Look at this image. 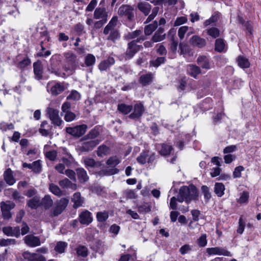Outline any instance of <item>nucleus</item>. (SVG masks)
I'll return each mask as SVG.
<instances>
[{
  "instance_id": "nucleus-1",
  "label": "nucleus",
  "mask_w": 261,
  "mask_h": 261,
  "mask_svg": "<svg viewBox=\"0 0 261 261\" xmlns=\"http://www.w3.org/2000/svg\"><path fill=\"white\" fill-rule=\"evenodd\" d=\"M100 135L98 128L95 127L80 140L81 145L79 149L82 152H88L93 150L99 143L97 139Z\"/></svg>"
},
{
  "instance_id": "nucleus-2",
  "label": "nucleus",
  "mask_w": 261,
  "mask_h": 261,
  "mask_svg": "<svg viewBox=\"0 0 261 261\" xmlns=\"http://www.w3.org/2000/svg\"><path fill=\"white\" fill-rule=\"evenodd\" d=\"M198 199V193L197 188L193 185L189 186H182L179 189L177 196V201L182 202L185 201L190 203L192 200L196 201Z\"/></svg>"
},
{
  "instance_id": "nucleus-3",
  "label": "nucleus",
  "mask_w": 261,
  "mask_h": 261,
  "mask_svg": "<svg viewBox=\"0 0 261 261\" xmlns=\"http://www.w3.org/2000/svg\"><path fill=\"white\" fill-rule=\"evenodd\" d=\"M64 56L65 64L63 66V68L66 72L72 74L74 72L78 65V62L76 61L77 56L71 51L64 53Z\"/></svg>"
},
{
  "instance_id": "nucleus-4",
  "label": "nucleus",
  "mask_w": 261,
  "mask_h": 261,
  "mask_svg": "<svg viewBox=\"0 0 261 261\" xmlns=\"http://www.w3.org/2000/svg\"><path fill=\"white\" fill-rule=\"evenodd\" d=\"M118 14L120 17L130 22H133L135 20V9L130 5H123L120 6L118 9Z\"/></svg>"
},
{
  "instance_id": "nucleus-5",
  "label": "nucleus",
  "mask_w": 261,
  "mask_h": 261,
  "mask_svg": "<svg viewBox=\"0 0 261 261\" xmlns=\"http://www.w3.org/2000/svg\"><path fill=\"white\" fill-rule=\"evenodd\" d=\"M47 70L59 77H65L66 76V73L62 72L60 68V61L57 56H53L50 58V65L48 66Z\"/></svg>"
},
{
  "instance_id": "nucleus-6",
  "label": "nucleus",
  "mask_w": 261,
  "mask_h": 261,
  "mask_svg": "<svg viewBox=\"0 0 261 261\" xmlns=\"http://www.w3.org/2000/svg\"><path fill=\"white\" fill-rule=\"evenodd\" d=\"M69 203V199L66 198H62L55 203V207L50 211V216L57 217L60 215L66 208Z\"/></svg>"
},
{
  "instance_id": "nucleus-7",
  "label": "nucleus",
  "mask_w": 261,
  "mask_h": 261,
  "mask_svg": "<svg viewBox=\"0 0 261 261\" xmlns=\"http://www.w3.org/2000/svg\"><path fill=\"white\" fill-rule=\"evenodd\" d=\"M88 126L86 124H81L74 127H67L66 132L67 134L75 138L82 137L86 132Z\"/></svg>"
},
{
  "instance_id": "nucleus-8",
  "label": "nucleus",
  "mask_w": 261,
  "mask_h": 261,
  "mask_svg": "<svg viewBox=\"0 0 261 261\" xmlns=\"http://www.w3.org/2000/svg\"><path fill=\"white\" fill-rule=\"evenodd\" d=\"M141 45L135 44L134 42H130L127 44V47L125 53H124V58L125 60H130L138 52L140 48H142Z\"/></svg>"
},
{
  "instance_id": "nucleus-9",
  "label": "nucleus",
  "mask_w": 261,
  "mask_h": 261,
  "mask_svg": "<svg viewBox=\"0 0 261 261\" xmlns=\"http://www.w3.org/2000/svg\"><path fill=\"white\" fill-rule=\"evenodd\" d=\"M47 114L49 115V117L52 123L57 126H60L62 120L59 117V111L51 108H48L47 109Z\"/></svg>"
},
{
  "instance_id": "nucleus-10",
  "label": "nucleus",
  "mask_w": 261,
  "mask_h": 261,
  "mask_svg": "<svg viewBox=\"0 0 261 261\" xmlns=\"http://www.w3.org/2000/svg\"><path fill=\"white\" fill-rule=\"evenodd\" d=\"M47 91L50 92L51 95L56 96L62 93L66 89L64 82H56L54 85L51 87L50 90L48 89V86H47Z\"/></svg>"
},
{
  "instance_id": "nucleus-11",
  "label": "nucleus",
  "mask_w": 261,
  "mask_h": 261,
  "mask_svg": "<svg viewBox=\"0 0 261 261\" xmlns=\"http://www.w3.org/2000/svg\"><path fill=\"white\" fill-rule=\"evenodd\" d=\"M206 252L210 255H224L226 256H231L230 252L225 249L222 247H212L207 248L206 249Z\"/></svg>"
},
{
  "instance_id": "nucleus-12",
  "label": "nucleus",
  "mask_w": 261,
  "mask_h": 261,
  "mask_svg": "<svg viewBox=\"0 0 261 261\" xmlns=\"http://www.w3.org/2000/svg\"><path fill=\"white\" fill-rule=\"evenodd\" d=\"M24 243L29 247H35L41 245V241L39 237L32 234L26 236L24 238Z\"/></svg>"
},
{
  "instance_id": "nucleus-13",
  "label": "nucleus",
  "mask_w": 261,
  "mask_h": 261,
  "mask_svg": "<svg viewBox=\"0 0 261 261\" xmlns=\"http://www.w3.org/2000/svg\"><path fill=\"white\" fill-rule=\"evenodd\" d=\"M91 213L87 210L82 212L79 215V220L82 224L88 225L92 221Z\"/></svg>"
},
{
  "instance_id": "nucleus-14",
  "label": "nucleus",
  "mask_w": 261,
  "mask_h": 261,
  "mask_svg": "<svg viewBox=\"0 0 261 261\" xmlns=\"http://www.w3.org/2000/svg\"><path fill=\"white\" fill-rule=\"evenodd\" d=\"M144 111V108L142 103H137L134 106V110L132 113L129 116L130 119H139L140 118Z\"/></svg>"
},
{
  "instance_id": "nucleus-15",
  "label": "nucleus",
  "mask_w": 261,
  "mask_h": 261,
  "mask_svg": "<svg viewBox=\"0 0 261 261\" xmlns=\"http://www.w3.org/2000/svg\"><path fill=\"white\" fill-rule=\"evenodd\" d=\"M107 31L108 32H105V30H103V33L106 35H108L107 38L108 40L115 43L120 38V34L118 29L109 30Z\"/></svg>"
},
{
  "instance_id": "nucleus-16",
  "label": "nucleus",
  "mask_w": 261,
  "mask_h": 261,
  "mask_svg": "<svg viewBox=\"0 0 261 261\" xmlns=\"http://www.w3.org/2000/svg\"><path fill=\"white\" fill-rule=\"evenodd\" d=\"M3 231L7 236H15L16 238L19 237L20 234L19 226L14 227L11 226L4 227L3 228Z\"/></svg>"
},
{
  "instance_id": "nucleus-17",
  "label": "nucleus",
  "mask_w": 261,
  "mask_h": 261,
  "mask_svg": "<svg viewBox=\"0 0 261 261\" xmlns=\"http://www.w3.org/2000/svg\"><path fill=\"white\" fill-rule=\"evenodd\" d=\"M108 13L104 7L97 8L94 13V18L96 19H101L108 20Z\"/></svg>"
},
{
  "instance_id": "nucleus-18",
  "label": "nucleus",
  "mask_w": 261,
  "mask_h": 261,
  "mask_svg": "<svg viewBox=\"0 0 261 261\" xmlns=\"http://www.w3.org/2000/svg\"><path fill=\"white\" fill-rule=\"evenodd\" d=\"M34 73L35 79L37 80L43 79V67L40 61H37L33 64Z\"/></svg>"
},
{
  "instance_id": "nucleus-19",
  "label": "nucleus",
  "mask_w": 261,
  "mask_h": 261,
  "mask_svg": "<svg viewBox=\"0 0 261 261\" xmlns=\"http://www.w3.org/2000/svg\"><path fill=\"white\" fill-rule=\"evenodd\" d=\"M197 64L203 69L209 70L211 68L209 59L205 56H201L197 59Z\"/></svg>"
},
{
  "instance_id": "nucleus-20",
  "label": "nucleus",
  "mask_w": 261,
  "mask_h": 261,
  "mask_svg": "<svg viewBox=\"0 0 261 261\" xmlns=\"http://www.w3.org/2000/svg\"><path fill=\"white\" fill-rule=\"evenodd\" d=\"M164 31L163 28L160 27L152 37L151 41L153 42H158L164 40L166 37V34L164 33Z\"/></svg>"
},
{
  "instance_id": "nucleus-21",
  "label": "nucleus",
  "mask_w": 261,
  "mask_h": 261,
  "mask_svg": "<svg viewBox=\"0 0 261 261\" xmlns=\"http://www.w3.org/2000/svg\"><path fill=\"white\" fill-rule=\"evenodd\" d=\"M190 43L194 46L199 48L204 46L206 44V41L204 39L201 38L200 37L194 35L190 39Z\"/></svg>"
},
{
  "instance_id": "nucleus-22",
  "label": "nucleus",
  "mask_w": 261,
  "mask_h": 261,
  "mask_svg": "<svg viewBox=\"0 0 261 261\" xmlns=\"http://www.w3.org/2000/svg\"><path fill=\"white\" fill-rule=\"evenodd\" d=\"M187 71L188 74L195 79H196L197 76L201 73L200 67L194 64L188 65Z\"/></svg>"
},
{
  "instance_id": "nucleus-23",
  "label": "nucleus",
  "mask_w": 261,
  "mask_h": 261,
  "mask_svg": "<svg viewBox=\"0 0 261 261\" xmlns=\"http://www.w3.org/2000/svg\"><path fill=\"white\" fill-rule=\"evenodd\" d=\"M137 8L145 16H147L150 12L151 6L146 2H141L138 4Z\"/></svg>"
},
{
  "instance_id": "nucleus-24",
  "label": "nucleus",
  "mask_w": 261,
  "mask_h": 261,
  "mask_svg": "<svg viewBox=\"0 0 261 261\" xmlns=\"http://www.w3.org/2000/svg\"><path fill=\"white\" fill-rule=\"evenodd\" d=\"M115 63V60L113 57H109L107 60L100 62L98 65V68L100 71L106 70L111 66Z\"/></svg>"
},
{
  "instance_id": "nucleus-25",
  "label": "nucleus",
  "mask_w": 261,
  "mask_h": 261,
  "mask_svg": "<svg viewBox=\"0 0 261 261\" xmlns=\"http://www.w3.org/2000/svg\"><path fill=\"white\" fill-rule=\"evenodd\" d=\"M71 201L73 202V207L76 208L82 205L84 199L81 197L80 192H76L73 195Z\"/></svg>"
},
{
  "instance_id": "nucleus-26",
  "label": "nucleus",
  "mask_w": 261,
  "mask_h": 261,
  "mask_svg": "<svg viewBox=\"0 0 261 261\" xmlns=\"http://www.w3.org/2000/svg\"><path fill=\"white\" fill-rule=\"evenodd\" d=\"M41 204L40 197L35 196L27 201V205L31 209H37Z\"/></svg>"
},
{
  "instance_id": "nucleus-27",
  "label": "nucleus",
  "mask_w": 261,
  "mask_h": 261,
  "mask_svg": "<svg viewBox=\"0 0 261 261\" xmlns=\"http://www.w3.org/2000/svg\"><path fill=\"white\" fill-rule=\"evenodd\" d=\"M4 178L9 185H13L15 182V179L13 175L12 171L10 169H7L4 173Z\"/></svg>"
},
{
  "instance_id": "nucleus-28",
  "label": "nucleus",
  "mask_w": 261,
  "mask_h": 261,
  "mask_svg": "<svg viewBox=\"0 0 261 261\" xmlns=\"http://www.w3.org/2000/svg\"><path fill=\"white\" fill-rule=\"evenodd\" d=\"M152 74L150 73L143 74L139 78V83L143 86L150 84L152 81Z\"/></svg>"
},
{
  "instance_id": "nucleus-29",
  "label": "nucleus",
  "mask_w": 261,
  "mask_h": 261,
  "mask_svg": "<svg viewBox=\"0 0 261 261\" xmlns=\"http://www.w3.org/2000/svg\"><path fill=\"white\" fill-rule=\"evenodd\" d=\"M76 173L78 179L81 182H85L88 180L89 177L87 175V172L84 169H77L76 170Z\"/></svg>"
},
{
  "instance_id": "nucleus-30",
  "label": "nucleus",
  "mask_w": 261,
  "mask_h": 261,
  "mask_svg": "<svg viewBox=\"0 0 261 261\" xmlns=\"http://www.w3.org/2000/svg\"><path fill=\"white\" fill-rule=\"evenodd\" d=\"M225 189V186L222 183H215L214 192L218 197H221L224 195Z\"/></svg>"
},
{
  "instance_id": "nucleus-31",
  "label": "nucleus",
  "mask_w": 261,
  "mask_h": 261,
  "mask_svg": "<svg viewBox=\"0 0 261 261\" xmlns=\"http://www.w3.org/2000/svg\"><path fill=\"white\" fill-rule=\"evenodd\" d=\"M119 170L117 168H111L110 169H103L97 173V175L100 176H109L117 174L118 173Z\"/></svg>"
},
{
  "instance_id": "nucleus-32",
  "label": "nucleus",
  "mask_w": 261,
  "mask_h": 261,
  "mask_svg": "<svg viewBox=\"0 0 261 261\" xmlns=\"http://www.w3.org/2000/svg\"><path fill=\"white\" fill-rule=\"evenodd\" d=\"M158 22L156 21H154L153 23L147 25L144 28V33L146 36L151 35L152 32L158 28Z\"/></svg>"
},
{
  "instance_id": "nucleus-33",
  "label": "nucleus",
  "mask_w": 261,
  "mask_h": 261,
  "mask_svg": "<svg viewBox=\"0 0 261 261\" xmlns=\"http://www.w3.org/2000/svg\"><path fill=\"white\" fill-rule=\"evenodd\" d=\"M53 200L49 195H45L41 201V204L43 206L45 210H48L53 205Z\"/></svg>"
},
{
  "instance_id": "nucleus-34",
  "label": "nucleus",
  "mask_w": 261,
  "mask_h": 261,
  "mask_svg": "<svg viewBox=\"0 0 261 261\" xmlns=\"http://www.w3.org/2000/svg\"><path fill=\"white\" fill-rule=\"evenodd\" d=\"M161 149L159 150L161 155L165 156L169 155L173 149L172 146L163 143L161 144Z\"/></svg>"
},
{
  "instance_id": "nucleus-35",
  "label": "nucleus",
  "mask_w": 261,
  "mask_h": 261,
  "mask_svg": "<svg viewBox=\"0 0 261 261\" xmlns=\"http://www.w3.org/2000/svg\"><path fill=\"white\" fill-rule=\"evenodd\" d=\"M117 109L123 114L126 115L132 110L133 106L130 105H126L124 103H120L118 104Z\"/></svg>"
},
{
  "instance_id": "nucleus-36",
  "label": "nucleus",
  "mask_w": 261,
  "mask_h": 261,
  "mask_svg": "<svg viewBox=\"0 0 261 261\" xmlns=\"http://www.w3.org/2000/svg\"><path fill=\"white\" fill-rule=\"evenodd\" d=\"M118 23V18L117 16H113L109 23L105 27V32H108L107 30L117 29L116 28Z\"/></svg>"
},
{
  "instance_id": "nucleus-37",
  "label": "nucleus",
  "mask_w": 261,
  "mask_h": 261,
  "mask_svg": "<svg viewBox=\"0 0 261 261\" xmlns=\"http://www.w3.org/2000/svg\"><path fill=\"white\" fill-rule=\"evenodd\" d=\"M84 163L87 168H93L96 166L99 167L101 166V163L99 162H95L92 158H86L84 159Z\"/></svg>"
},
{
  "instance_id": "nucleus-38",
  "label": "nucleus",
  "mask_w": 261,
  "mask_h": 261,
  "mask_svg": "<svg viewBox=\"0 0 261 261\" xmlns=\"http://www.w3.org/2000/svg\"><path fill=\"white\" fill-rule=\"evenodd\" d=\"M219 18V13L218 12H215L211 18L204 22L203 24L205 27L213 24L218 20Z\"/></svg>"
},
{
  "instance_id": "nucleus-39",
  "label": "nucleus",
  "mask_w": 261,
  "mask_h": 261,
  "mask_svg": "<svg viewBox=\"0 0 261 261\" xmlns=\"http://www.w3.org/2000/svg\"><path fill=\"white\" fill-rule=\"evenodd\" d=\"M225 44L223 39L218 38L216 40L215 49L218 52L221 53L224 51Z\"/></svg>"
},
{
  "instance_id": "nucleus-40",
  "label": "nucleus",
  "mask_w": 261,
  "mask_h": 261,
  "mask_svg": "<svg viewBox=\"0 0 261 261\" xmlns=\"http://www.w3.org/2000/svg\"><path fill=\"white\" fill-rule=\"evenodd\" d=\"M207 35L213 38H216L220 36V30L215 27H212L205 30Z\"/></svg>"
},
{
  "instance_id": "nucleus-41",
  "label": "nucleus",
  "mask_w": 261,
  "mask_h": 261,
  "mask_svg": "<svg viewBox=\"0 0 261 261\" xmlns=\"http://www.w3.org/2000/svg\"><path fill=\"white\" fill-rule=\"evenodd\" d=\"M238 65L241 68H248L250 66V63L248 60L243 56H239L237 59Z\"/></svg>"
},
{
  "instance_id": "nucleus-42",
  "label": "nucleus",
  "mask_w": 261,
  "mask_h": 261,
  "mask_svg": "<svg viewBox=\"0 0 261 261\" xmlns=\"http://www.w3.org/2000/svg\"><path fill=\"white\" fill-rule=\"evenodd\" d=\"M148 157V151L144 150L137 157V161L140 164H145L147 162V158Z\"/></svg>"
},
{
  "instance_id": "nucleus-43",
  "label": "nucleus",
  "mask_w": 261,
  "mask_h": 261,
  "mask_svg": "<svg viewBox=\"0 0 261 261\" xmlns=\"http://www.w3.org/2000/svg\"><path fill=\"white\" fill-rule=\"evenodd\" d=\"M15 206V204L11 201H7L6 202L2 201L1 203V210H5L10 211L11 210L14 208Z\"/></svg>"
},
{
  "instance_id": "nucleus-44",
  "label": "nucleus",
  "mask_w": 261,
  "mask_h": 261,
  "mask_svg": "<svg viewBox=\"0 0 261 261\" xmlns=\"http://www.w3.org/2000/svg\"><path fill=\"white\" fill-rule=\"evenodd\" d=\"M109 151V148L105 145L99 146L97 150V154L98 156L103 157L107 155Z\"/></svg>"
},
{
  "instance_id": "nucleus-45",
  "label": "nucleus",
  "mask_w": 261,
  "mask_h": 261,
  "mask_svg": "<svg viewBox=\"0 0 261 261\" xmlns=\"http://www.w3.org/2000/svg\"><path fill=\"white\" fill-rule=\"evenodd\" d=\"M76 253L79 256L85 257L88 255V248L84 246L80 245L76 249Z\"/></svg>"
},
{
  "instance_id": "nucleus-46",
  "label": "nucleus",
  "mask_w": 261,
  "mask_h": 261,
  "mask_svg": "<svg viewBox=\"0 0 261 261\" xmlns=\"http://www.w3.org/2000/svg\"><path fill=\"white\" fill-rule=\"evenodd\" d=\"M123 195L127 200L129 199H136L137 197V195L135 193V191L130 189L124 190L123 192Z\"/></svg>"
},
{
  "instance_id": "nucleus-47",
  "label": "nucleus",
  "mask_w": 261,
  "mask_h": 261,
  "mask_svg": "<svg viewBox=\"0 0 261 261\" xmlns=\"http://www.w3.org/2000/svg\"><path fill=\"white\" fill-rule=\"evenodd\" d=\"M201 191L204 195L205 203H207L211 198V194L210 189L206 186H202L201 187Z\"/></svg>"
},
{
  "instance_id": "nucleus-48",
  "label": "nucleus",
  "mask_w": 261,
  "mask_h": 261,
  "mask_svg": "<svg viewBox=\"0 0 261 261\" xmlns=\"http://www.w3.org/2000/svg\"><path fill=\"white\" fill-rule=\"evenodd\" d=\"M95 63V58L94 55L89 54L85 58V64L88 67L93 66Z\"/></svg>"
},
{
  "instance_id": "nucleus-49",
  "label": "nucleus",
  "mask_w": 261,
  "mask_h": 261,
  "mask_svg": "<svg viewBox=\"0 0 261 261\" xmlns=\"http://www.w3.org/2000/svg\"><path fill=\"white\" fill-rule=\"evenodd\" d=\"M120 160L116 156H113L109 158L107 160L106 163L109 166L114 168L116 165L120 163Z\"/></svg>"
},
{
  "instance_id": "nucleus-50",
  "label": "nucleus",
  "mask_w": 261,
  "mask_h": 261,
  "mask_svg": "<svg viewBox=\"0 0 261 261\" xmlns=\"http://www.w3.org/2000/svg\"><path fill=\"white\" fill-rule=\"evenodd\" d=\"M81 95L77 91L73 90L69 95L67 97V99L73 101H77L81 99Z\"/></svg>"
},
{
  "instance_id": "nucleus-51",
  "label": "nucleus",
  "mask_w": 261,
  "mask_h": 261,
  "mask_svg": "<svg viewBox=\"0 0 261 261\" xmlns=\"http://www.w3.org/2000/svg\"><path fill=\"white\" fill-rule=\"evenodd\" d=\"M49 190L56 196H61L62 195V192L60 188L54 184L49 185Z\"/></svg>"
},
{
  "instance_id": "nucleus-52",
  "label": "nucleus",
  "mask_w": 261,
  "mask_h": 261,
  "mask_svg": "<svg viewBox=\"0 0 261 261\" xmlns=\"http://www.w3.org/2000/svg\"><path fill=\"white\" fill-rule=\"evenodd\" d=\"M67 246V244L65 242H59L57 243V245L55 248V250L60 253H63L65 251V248Z\"/></svg>"
},
{
  "instance_id": "nucleus-53",
  "label": "nucleus",
  "mask_w": 261,
  "mask_h": 261,
  "mask_svg": "<svg viewBox=\"0 0 261 261\" xmlns=\"http://www.w3.org/2000/svg\"><path fill=\"white\" fill-rule=\"evenodd\" d=\"M109 217L108 212L106 211L99 212L96 214V218L98 221L100 222H105Z\"/></svg>"
},
{
  "instance_id": "nucleus-54",
  "label": "nucleus",
  "mask_w": 261,
  "mask_h": 261,
  "mask_svg": "<svg viewBox=\"0 0 261 261\" xmlns=\"http://www.w3.org/2000/svg\"><path fill=\"white\" fill-rule=\"evenodd\" d=\"M42 166L40 160H37L32 163V171L36 173H39L41 172Z\"/></svg>"
},
{
  "instance_id": "nucleus-55",
  "label": "nucleus",
  "mask_w": 261,
  "mask_h": 261,
  "mask_svg": "<svg viewBox=\"0 0 261 261\" xmlns=\"http://www.w3.org/2000/svg\"><path fill=\"white\" fill-rule=\"evenodd\" d=\"M166 60L164 57H158L155 60L150 61V64L154 67H158L161 64L164 63Z\"/></svg>"
},
{
  "instance_id": "nucleus-56",
  "label": "nucleus",
  "mask_w": 261,
  "mask_h": 261,
  "mask_svg": "<svg viewBox=\"0 0 261 261\" xmlns=\"http://www.w3.org/2000/svg\"><path fill=\"white\" fill-rule=\"evenodd\" d=\"M45 156L46 158L49 159L51 161H55L57 156V151L53 150L47 151L45 153Z\"/></svg>"
},
{
  "instance_id": "nucleus-57",
  "label": "nucleus",
  "mask_w": 261,
  "mask_h": 261,
  "mask_svg": "<svg viewBox=\"0 0 261 261\" xmlns=\"http://www.w3.org/2000/svg\"><path fill=\"white\" fill-rule=\"evenodd\" d=\"M16 243V240L12 239H0V246H8L10 244H15Z\"/></svg>"
},
{
  "instance_id": "nucleus-58",
  "label": "nucleus",
  "mask_w": 261,
  "mask_h": 261,
  "mask_svg": "<svg viewBox=\"0 0 261 261\" xmlns=\"http://www.w3.org/2000/svg\"><path fill=\"white\" fill-rule=\"evenodd\" d=\"M30 64L31 60L29 58H26L21 61L18 62L17 66L19 68L23 69L29 65Z\"/></svg>"
},
{
  "instance_id": "nucleus-59",
  "label": "nucleus",
  "mask_w": 261,
  "mask_h": 261,
  "mask_svg": "<svg viewBox=\"0 0 261 261\" xmlns=\"http://www.w3.org/2000/svg\"><path fill=\"white\" fill-rule=\"evenodd\" d=\"M75 117V114L71 111L65 113L64 115V119L67 122H70L74 120Z\"/></svg>"
},
{
  "instance_id": "nucleus-60",
  "label": "nucleus",
  "mask_w": 261,
  "mask_h": 261,
  "mask_svg": "<svg viewBox=\"0 0 261 261\" xmlns=\"http://www.w3.org/2000/svg\"><path fill=\"white\" fill-rule=\"evenodd\" d=\"M248 198L249 193L247 192H243L238 199V202L240 203H246L248 201Z\"/></svg>"
},
{
  "instance_id": "nucleus-61",
  "label": "nucleus",
  "mask_w": 261,
  "mask_h": 261,
  "mask_svg": "<svg viewBox=\"0 0 261 261\" xmlns=\"http://www.w3.org/2000/svg\"><path fill=\"white\" fill-rule=\"evenodd\" d=\"M244 170V168L242 166L237 167L233 172L234 178H238L241 176V172Z\"/></svg>"
},
{
  "instance_id": "nucleus-62",
  "label": "nucleus",
  "mask_w": 261,
  "mask_h": 261,
  "mask_svg": "<svg viewBox=\"0 0 261 261\" xmlns=\"http://www.w3.org/2000/svg\"><path fill=\"white\" fill-rule=\"evenodd\" d=\"M207 244L206 236L205 234H203L198 239V244L200 247H204Z\"/></svg>"
},
{
  "instance_id": "nucleus-63",
  "label": "nucleus",
  "mask_w": 261,
  "mask_h": 261,
  "mask_svg": "<svg viewBox=\"0 0 261 261\" xmlns=\"http://www.w3.org/2000/svg\"><path fill=\"white\" fill-rule=\"evenodd\" d=\"M143 32L140 30H137L129 33V37L130 39H133L140 37V36L143 35Z\"/></svg>"
},
{
  "instance_id": "nucleus-64",
  "label": "nucleus",
  "mask_w": 261,
  "mask_h": 261,
  "mask_svg": "<svg viewBox=\"0 0 261 261\" xmlns=\"http://www.w3.org/2000/svg\"><path fill=\"white\" fill-rule=\"evenodd\" d=\"M188 27L187 26L181 27L178 31V35L180 39H182L186 32L188 31Z\"/></svg>"
}]
</instances>
